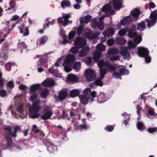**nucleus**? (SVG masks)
<instances>
[{
    "label": "nucleus",
    "mask_w": 157,
    "mask_h": 157,
    "mask_svg": "<svg viewBox=\"0 0 157 157\" xmlns=\"http://www.w3.org/2000/svg\"><path fill=\"white\" fill-rule=\"evenodd\" d=\"M105 50V47L102 44H98L96 46L95 51L93 55V59L95 62H98V65L99 68L100 78L98 79L95 82L91 83L89 86L93 88H95L98 86H102L103 83L101 81L108 71L113 72L116 70V67L110 64L109 61H104L101 59L98 61L101 56V52Z\"/></svg>",
    "instance_id": "f257e3e1"
},
{
    "label": "nucleus",
    "mask_w": 157,
    "mask_h": 157,
    "mask_svg": "<svg viewBox=\"0 0 157 157\" xmlns=\"http://www.w3.org/2000/svg\"><path fill=\"white\" fill-rule=\"evenodd\" d=\"M126 33H128V35L129 37L134 38V42L129 40L128 42V47L121 46L120 48V54L123 57L124 59L129 60L131 58V57L128 49L135 48L137 44L141 42L142 38L140 35H137L135 32H130L128 29H126L121 30L118 32V34L120 36H124Z\"/></svg>",
    "instance_id": "f03ea898"
},
{
    "label": "nucleus",
    "mask_w": 157,
    "mask_h": 157,
    "mask_svg": "<svg viewBox=\"0 0 157 157\" xmlns=\"http://www.w3.org/2000/svg\"><path fill=\"white\" fill-rule=\"evenodd\" d=\"M83 95L79 96L81 102L85 105L88 103L89 101L91 103L95 100L94 98L96 97L97 92L95 90H91L90 88L85 89L83 91Z\"/></svg>",
    "instance_id": "7ed1b4c3"
},
{
    "label": "nucleus",
    "mask_w": 157,
    "mask_h": 157,
    "mask_svg": "<svg viewBox=\"0 0 157 157\" xmlns=\"http://www.w3.org/2000/svg\"><path fill=\"white\" fill-rule=\"evenodd\" d=\"M74 44L75 46L81 49L79 55L80 57L86 56L90 50V48L86 46V40L83 38L77 37L74 41Z\"/></svg>",
    "instance_id": "20e7f679"
},
{
    "label": "nucleus",
    "mask_w": 157,
    "mask_h": 157,
    "mask_svg": "<svg viewBox=\"0 0 157 157\" xmlns=\"http://www.w3.org/2000/svg\"><path fill=\"white\" fill-rule=\"evenodd\" d=\"M140 11L138 9H135L131 11L129 16H126L121 21L122 25H125L131 23L133 21L137 20L140 14Z\"/></svg>",
    "instance_id": "39448f33"
},
{
    "label": "nucleus",
    "mask_w": 157,
    "mask_h": 157,
    "mask_svg": "<svg viewBox=\"0 0 157 157\" xmlns=\"http://www.w3.org/2000/svg\"><path fill=\"white\" fill-rule=\"evenodd\" d=\"M76 57L73 54H69L65 57L62 65L66 72H69L72 70V65Z\"/></svg>",
    "instance_id": "423d86ee"
},
{
    "label": "nucleus",
    "mask_w": 157,
    "mask_h": 157,
    "mask_svg": "<svg viewBox=\"0 0 157 157\" xmlns=\"http://www.w3.org/2000/svg\"><path fill=\"white\" fill-rule=\"evenodd\" d=\"M40 101L37 100L33 102L32 106H29V116L31 118H36L40 116V114L39 112L40 108Z\"/></svg>",
    "instance_id": "0eeeda50"
},
{
    "label": "nucleus",
    "mask_w": 157,
    "mask_h": 157,
    "mask_svg": "<svg viewBox=\"0 0 157 157\" xmlns=\"http://www.w3.org/2000/svg\"><path fill=\"white\" fill-rule=\"evenodd\" d=\"M19 17L17 15L13 16L11 18L10 21H8L7 22V26L8 28H6L3 29L0 32V37H4L5 38L7 36L8 34L10 33L12 29H10V28H13L15 26L16 24L13 23L12 21L17 20L18 19Z\"/></svg>",
    "instance_id": "6e6552de"
},
{
    "label": "nucleus",
    "mask_w": 157,
    "mask_h": 157,
    "mask_svg": "<svg viewBox=\"0 0 157 157\" xmlns=\"http://www.w3.org/2000/svg\"><path fill=\"white\" fill-rule=\"evenodd\" d=\"M42 84H34L30 86L29 92L30 95L29 98L30 101H33L37 98L38 94L36 91L42 89Z\"/></svg>",
    "instance_id": "1a4fd4ad"
},
{
    "label": "nucleus",
    "mask_w": 157,
    "mask_h": 157,
    "mask_svg": "<svg viewBox=\"0 0 157 157\" xmlns=\"http://www.w3.org/2000/svg\"><path fill=\"white\" fill-rule=\"evenodd\" d=\"M105 17V15H103L97 20L95 18H94L91 22V26L94 29L99 30L101 31L104 29L103 19Z\"/></svg>",
    "instance_id": "9d476101"
},
{
    "label": "nucleus",
    "mask_w": 157,
    "mask_h": 157,
    "mask_svg": "<svg viewBox=\"0 0 157 157\" xmlns=\"http://www.w3.org/2000/svg\"><path fill=\"white\" fill-rule=\"evenodd\" d=\"M149 51L148 49L144 47L138 48L137 54L140 57H144L146 63L151 62V58L149 56Z\"/></svg>",
    "instance_id": "9b49d317"
},
{
    "label": "nucleus",
    "mask_w": 157,
    "mask_h": 157,
    "mask_svg": "<svg viewBox=\"0 0 157 157\" xmlns=\"http://www.w3.org/2000/svg\"><path fill=\"white\" fill-rule=\"evenodd\" d=\"M145 21L149 29L154 26L157 22V10L152 11L149 18L145 19Z\"/></svg>",
    "instance_id": "f8f14e48"
},
{
    "label": "nucleus",
    "mask_w": 157,
    "mask_h": 157,
    "mask_svg": "<svg viewBox=\"0 0 157 157\" xmlns=\"http://www.w3.org/2000/svg\"><path fill=\"white\" fill-rule=\"evenodd\" d=\"M118 52V49L116 48H112L109 49L108 53L106 55V57L111 61H116L119 60L120 57L119 56H115L114 55Z\"/></svg>",
    "instance_id": "ddd939ff"
},
{
    "label": "nucleus",
    "mask_w": 157,
    "mask_h": 157,
    "mask_svg": "<svg viewBox=\"0 0 157 157\" xmlns=\"http://www.w3.org/2000/svg\"><path fill=\"white\" fill-rule=\"evenodd\" d=\"M70 14L69 13L66 14L63 13L62 17H59L58 19L59 23H62L63 25L66 26L69 24H71L72 23L71 21L68 20V19L70 17Z\"/></svg>",
    "instance_id": "4468645a"
},
{
    "label": "nucleus",
    "mask_w": 157,
    "mask_h": 157,
    "mask_svg": "<svg viewBox=\"0 0 157 157\" xmlns=\"http://www.w3.org/2000/svg\"><path fill=\"white\" fill-rule=\"evenodd\" d=\"M44 113L41 116V118L45 120L50 118L53 113L50 107H45L44 109Z\"/></svg>",
    "instance_id": "2eb2a0df"
},
{
    "label": "nucleus",
    "mask_w": 157,
    "mask_h": 157,
    "mask_svg": "<svg viewBox=\"0 0 157 157\" xmlns=\"http://www.w3.org/2000/svg\"><path fill=\"white\" fill-rule=\"evenodd\" d=\"M85 76L88 81H91L95 78V74L93 70L89 69L86 71L85 72Z\"/></svg>",
    "instance_id": "dca6fc26"
},
{
    "label": "nucleus",
    "mask_w": 157,
    "mask_h": 157,
    "mask_svg": "<svg viewBox=\"0 0 157 157\" xmlns=\"http://www.w3.org/2000/svg\"><path fill=\"white\" fill-rule=\"evenodd\" d=\"M69 90L67 89H63L59 92V95L56 98L58 101H61L65 99L68 95Z\"/></svg>",
    "instance_id": "f3484780"
},
{
    "label": "nucleus",
    "mask_w": 157,
    "mask_h": 157,
    "mask_svg": "<svg viewBox=\"0 0 157 157\" xmlns=\"http://www.w3.org/2000/svg\"><path fill=\"white\" fill-rule=\"evenodd\" d=\"M47 150L50 153H55L57 151V147L50 140L47 141L46 143Z\"/></svg>",
    "instance_id": "a211bd4d"
},
{
    "label": "nucleus",
    "mask_w": 157,
    "mask_h": 157,
    "mask_svg": "<svg viewBox=\"0 0 157 157\" xmlns=\"http://www.w3.org/2000/svg\"><path fill=\"white\" fill-rule=\"evenodd\" d=\"M5 131L8 133L11 136L16 137L17 136V133L18 131H21L20 127L19 126L15 127L14 128L13 133L11 132V130L10 127H7L4 129Z\"/></svg>",
    "instance_id": "6ab92c4d"
},
{
    "label": "nucleus",
    "mask_w": 157,
    "mask_h": 157,
    "mask_svg": "<svg viewBox=\"0 0 157 157\" xmlns=\"http://www.w3.org/2000/svg\"><path fill=\"white\" fill-rule=\"evenodd\" d=\"M97 97V101L99 103H102L106 101L108 98L106 95L103 92H101L100 94L96 96Z\"/></svg>",
    "instance_id": "aec40b11"
},
{
    "label": "nucleus",
    "mask_w": 157,
    "mask_h": 157,
    "mask_svg": "<svg viewBox=\"0 0 157 157\" xmlns=\"http://www.w3.org/2000/svg\"><path fill=\"white\" fill-rule=\"evenodd\" d=\"M17 111L19 113L21 118H24L26 117V112L25 111V109L22 104H20L18 106L17 108Z\"/></svg>",
    "instance_id": "412c9836"
},
{
    "label": "nucleus",
    "mask_w": 157,
    "mask_h": 157,
    "mask_svg": "<svg viewBox=\"0 0 157 157\" xmlns=\"http://www.w3.org/2000/svg\"><path fill=\"white\" fill-rule=\"evenodd\" d=\"M18 28L19 29L20 33H21L23 34V36H26L29 35V29L27 27H25L24 24H22L21 25H19Z\"/></svg>",
    "instance_id": "4be33fe9"
},
{
    "label": "nucleus",
    "mask_w": 157,
    "mask_h": 157,
    "mask_svg": "<svg viewBox=\"0 0 157 157\" xmlns=\"http://www.w3.org/2000/svg\"><path fill=\"white\" fill-rule=\"evenodd\" d=\"M55 84L54 80L51 78H48L44 81L42 83V85L45 87H50L53 86Z\"/></svg>",
    "instance_id": "5701e85b"
},
{
    "label": "nucleus",
    "mask_w": 157,
    "mask_h": 157,
    "mask_svg": "<svg viewBox=\"0 0 157 157\" xmlns=\"http://www.w3.org/2000/svg\"><path fill=\"white\" fill-rule=\"evenodd\" d=\"M123 2V0H113V5L114 8L115 9L119 10L122 7Z\"/></svg>",
    "instance_id": "b1692460"
},
{
    "label": "nucleus",
    "mask_w": 157,
    "mask_h": 157,
    "mask_svg": "<svg viewBox=\"0 0 157 157\" xmlns=\"http://www.w3.org/2000/svg\"><path fill=\"white\" fill-rule=\"evenodd\" d=\"M100 33L97 32L93 33L89 31V32L86 33V35L88 38L91 40L96 37Z\"/></svg>",
    "instance_id": "393cba45"
},
{
    "label": "nucleus",
    "mask_w": 157,
    "mask_h": 157,
    "mask_svg": "<svg viewBox=\"0 0 157 157\" xmlns=\"http://www.w3.org/2000/svg\"><path fill=\"white\" fill-rule=\"evenodd\" d=\"M115 31L113 29L109 28L105 30L103 32V34L104 36L108 37L113 35Z\"/></svg>",
    "instance_id": "a878e982"
},
{
    "label": "nucleus",
    "mask_w": 157,
    "mask_h": 157,
    "mask_svg": "<svg viewBox=\"0 0 157 157\" xmlns=\"http://www.w3.org/2000/svg\"><path fill=\"white\" fill-rule=\"evenodd\" d=\"M18 48L20 50L21 53L23 52V51L27 52V46L23 42H19L17 44Z\"/></svg>",
    "instance_id": "bb28decb"
},
{
    "label": "nucleus",
    "mask_w": 157,
    "mask_h": 157,
    "mask_svg": "<svg viewBox=\"0 0 157 157\" xmlns=\"http://www.w3.org/2000/svg\"><path fill=\"white\" fill-rule=\"evenodd\" d=\"M78 77L75 75L72 74L68 75L67 77V82H77Z\"/></svg>",
    "instance_id": "cd10ccee"
},
{
    "label": "nucleus",
    "mask_w": 157,
    "mask_h": 157,
    "mask_svg": "<svg viewBox=\"0 0 157 157\" xmlns=\"http://www.w3.org/2000/svg\"><path fill=\"white\" fill-rule=\"evenodd\" d=\"M91 18V16L90 15H87L81 18L80 20V24L84 25V23H87L90 21Z\"/></svg>",
    "instance_id": "c85d7f7f"
},
{
    "label": "nucleus",
    "mask_w": 157,
    "mask_h": 157,
    "mask_svg": "<svg viewBox=\"0 0 157 157\" xmlns=\"http://www.w3.org/2000/svg\"><path fill=\"white\" fill-rule=\"evenodd\" d=\"M112 7L109 5L106 4L101 9V10L106 13H109L110 14H113L111 10Z\"/></svg>",
    "instance_id": "c756f323"
},
{
    "label": "nucleus",
    "mask_w": 157,
    "mask_h": 157,
    "mask_svg": "<svg viewBox=\"0 0 157 157\" xmlns=\"http://www.w3.org/2000/svg\"><path fill=\"white\" fill-rule=\"evenodd\" d=\"M121 116L124 118H126V119L125 120L123 121L124 124L125 126H126L129 124V121L130 120V115L128 114L127 113L124 112L121 114Z\"/></svg>",
    "instance_id": "7c9ffc66"
},
{
    "label": "nucleus",
    "mask_w": 157,
    "mask_h": 157,
    "mask_svg": "<svg viewBox=\"0 0 157 157\" xmlns=\"http://www.w3.org/2000/svg\"><path fill=\"white\" fill-rule=\"evenodd\" d=\"M145 22L146 23V22L145 20L139 23L137 25V30L140 31L144 30L145 29L146 27Z\"/></svg>",
    "instance_id": "2f4dec72"
},
{
    "label": "nucleus",
    "mask_w": 157,
    "mask_h": 157,
    "mask_svg": "<svg viewBox=\"0 0 157 157\" xmlns=\"http://www.w3.org/2000/svg\"><path fill=\"white\" fill-rule=\"evenodd\" d=\"M48 59L45 58L40 59L37 62L38 65H42L44 67H47L48 65Z\"/></svg>",
    "instance_id": "473e14b6"
},
{
    "label": "nucleus",
    "mask_w": 157,
    "mask_h": 157,
    "mask_svg": "<svg viewBox=\"0 0 157 157\" xmlns=\"http://www.w3.org/2000/svg\"><path fill=\"white\" fill-rule=\"evenodd\" d=\"M89 128V126L86 123L81 124L76 127V128L77 130L81 131L86 130Z\"/></svg>",
    "instance_id": "72a5a7b5"
},
{
    "label": "nucleus",
    "mask_w": 157,
    "mask_h": 157,
    "mask_svg": "<svg viewBox=\"0 0 157 157\" xmlns=\"http://www.w3.org/2000/svg\"><path fill=\"white\" fill-rule=\"evenodd\" d=\"M155 114L154 110L152 109H149L148 110L147 113L146 114V116L150 119H151L154 118L155 117Z\"/></svg>",
    "instance_id": "f704fd0d"
},
{
    "label": "nucleus",
    "mask_w": 157,
    "mask_h": 157,
    "mask_svg": "<svg viewBox=\"0 0 157 157\" xmlns=\"http://www.w3.org/2000/svg\"><path fill=\"white\" fill-rule=\"evenodd\" d=\"M71 5V3L68 0H63L61 2V7L63 9L68 7Z\"/></svg>",
    "instance_id": "c9c22d12"
},
{
    "label": "nucleus",
    "mask_w": 157,
    "mask_h": 157,
    "mask_svg": "<svg viewBox=\"0 0 157 157\" xmlns=\"http://www.w3.org/2000/svg\"><path fill=\"white\" fill-rule=\"evenodd\" d=\"M48 37L46 36H44L40 37L37 42V44H44L46 42L48 39Z\"/></svg>",
    "instance_id": "e433bc0d"
},
{
    "label": "nucleus",
    "mask_w": 157,
    "mask_h": 157,
    "mask_svg": "<svg viewBox=\"0 0 157 157\" xmlns=\"http://www.w3.org/2000/svg\"><path fill=\"white\" fill-rule=\"evenodd\" d=\"M80 93L79 90H74L70 92V95L72 97H75L78 95Z\"/></svg>",
    "instance_id": "4c0bfd02"
},
{
    "label": "nucleus",
    "mask_w": 157,
    "mask_h": 157,
    "mask_svg": "<svg viewBox=\"0 0 157 157\" xmlns=\"http://www.w3.org/2000/svg\"><path fill=\"white\" fill-rule=\"evenodd\" d=\"M81 63L79 62H76L75 63L73 66V69L76 72L79 71L81 68Z\"/></svg>",
    "instance_id": "58836bf2"
},
{
    "label": "nucleus",
    "mask_w": 157,
    "mask_h": 157,
    "mask_svg": "<svg viewBox=\"0 0 157 157\" xmlns=\"http://www.w3.org/2000/svg\"><path fill=\"white\" fill-rule=\"evenodd\" d=\"M48 71L50 73L52 74L53 75L56 76L58 72V70L57 69H55L54 66L51 67L48 70Z\"/></svg>",
    "instance_id": "ea45409f"
},
{
    "label": "nucleus",
    "mask_w": 157,
    "mask_h": 157,
    "mask_svg": "<svg viewBox=\"0 0 157 157\" xmlns=\"http://www.w3.org/2000/svg\"><path fill=\"white\" fill-rule=\"evenodd\" d=\"M48 94V90L47 89L44 88L41 90L40 96L43 98H45Z\"/></svg>",
    "instance_id": "a19ab883"
},
{
    "label": "nucleus",
    "mask_w": 157,
    "mask_h": 157,
    "mask_svg": "<svg viewBox=\"0 0 157 157\" xmlns=\"http://www.w3.org/2000/svg\"><path fill=\"white\" fill-rule=\"evenodd\" d=\"M137 127L138 130L141 131H143L145 129V127L143 123L138 122L137 124Z\"/></svg>",
    "instance_id": "79ce46f5"
},
{
    "label": "nucleus",
    "mask_w": 157,
    "mask_h": 157,
    "mask_svg": "<svg viewBox=\"0 0 157 157\" xmlns=\"http://www.w3.org/2000/svg\"><path fill=\"white\" fill-rule=\"evenodd\" d=\"M116 42L117 44L121 45L125 43L126 40L123 37H118L116 39Z\"/></svg>",
    "instance_id": "37998d69"
},
{
    "label": "nucleus",
    "mask_w": 157,
    "mask_h": 157,
    "mask_svg": "<svg viewBox=\"0 0 157 157\" xmlns=\"http://www.w3.org/2000/svg\"><path fill=\"white\" fill-rule=\"evenodd\" d=\"M15 65V63L13 62L11 63L9 62L6 64L5 68L7 71H9L11 70V67Z\"/></svg>",
    "instance_id": "c03bdc74"
},
{
    "label": "nucleus",
    "mask_w": 157,
    "mask_h": 157,
    "mask_svg": "<svg viewBox=\"0 0 157 157\" xmlns=\"http://www.w3.org/2000/svg\"><path fill=\"white\" fill-rule=\"evenodd\" d=\"M122 75V74L120 72L115 71L113 74V77L115 79L119 78L121 79V76Z\"/></svg>",
    "instance_id": "a18cd8bd"
},
{
    "label": "nucleus",
    "mask_w": 157,
    "mask_h": 157,
    "mask_svg": "<svg viewBox=\"0 0 157 157\" xmlns=\"http://www.w3.org/2000/svg\"><path fill=\"white\" fill-rule=\"evenodd\" d=\"M80 49H81L79 48H78L75 46V47H72L70 51L73 53L76 54L78 52L79 53Z\"/></svg>",
    "instance_id": "49530a36"
},
{
    "label": "nucleus",
    "mask_w": 157,
    "mask_h": 157,
    "mask_svg": "<svg viewBox=\"0 0 157 157\" xmlns=\"http://www.w3.org/2000/svg\"><path fill=\"white\" fill-rule=\"evenodd\" d=\"M119 71L122 74V75H128L129 73L128 70L124 68L121 69Z\"/></svg>",
    "instance_id": "de8ad7c7"
},
{
    "label": "nucleus",
    "mask_w": 157,
    "mask_h": 157,
    "mask_svg": "<svg viewBox=\"0 0 157 157\" xmlns=\"http://www.w3.org/2000/svg\"><path fill=\"white\" fill-rule=\"evenodd\" d=\"M78 112L76 109H72L70 110V115L71 117H73L75 116H78L77 115Z\"/></svg>",
    "instance_id": "09e8293b"
},
{
    "label": "nucleus",
    "mask_w": 157,
    "mask_h": 157,
    "mask_svg": "<svg viewBox=\"0 0 157 157\" xmlns=\"http://www.w3.org/2000/svg\"><path fill=\"white\" fill-rule=\"evenodd\" d=\"M84 25L83 24H80L79 26L77 29V32L78 35H80L83 29V28L84 27Z\"/></svg>",
    "instance_id": "8fccbe9b"
},
{
    "label": "nucleus",
    "mask_w": 157,
    "mask_h": 157,
    "mask_svg": "<svg viewBox=\"0 0 157 157\" xmlns=\"http://www.w3.org/2000/svg\"><path fill=\"white\" fill-rule=\"evenodd\" d=\"M6 138L8 143L7 147L8 148H9L10 147H11L12 144V139L10 137L7 136H6Z\"/></svg>",
    "instance_id": "3c124183"
},
{
    "label": "nucleus",
    "mask_w": 157,
    "mask_h": 157,
    "mask_svg": "<svg viewBox=\"0 0 157 157\" xmlns=\"http://www.w3.org/2000/svg\"><path fill=\"white\" fill-rule=\"evenodd\" d=\"M2 73L0 71V87H1L3 86L4 83V81L5 80L2 78Z\"/></svg>",
    "instance_id": "603ef678"
},
{
    "label": "nucleus",
    "mask_w": 157,
    "mask_h": 157,
    "mask_svg": "<svg viewBox=\"0 0 157 157\" xmlns=\"http://www.w3.org/2000/svg\"><path fill=\"white\" fill-rule=\"evenodd\" d=\"M114 126L108 125L105 128V130L109 132H112L114 129Z\"/></svg>",
    "instance_id": "864d4df0"
},
{
    "label": "nucleus",
    "mask_w": 157,
    "mask_h": 157,
    "mask_svg": "<svg viewBox=\"0 0 157 157\" xmlns=\"http://www.w3.org/2000/svg\"><path fill=\"white\" fill-rule=\"evenodd\" d=\"M92 58L90 57H86L84 59V61L88 66H90L91 63Z\"/></svg>",
    "instance_id": "5fc2aeb1"
},
{
    "label": "nucleus",
    "mask_w": 157,
    "mask_h": 157,
    "mask_svg": "<svg viewBox=\"0 0 157 157\" xmlns=\"http://www.w3.org/2000/svg\"><path fill=\"white\" fill-rule=\"evenodd\" d=\"M75 35V33L74 31H72L70 32L68 35V39L70 41H71Z\"/></svg>",
    "instance_id": "6e6d98bb"
},
{
    "label": "nucleus",
    "mask_w": 157,
    "mask_h": 157,
    "mask_svg": "<svg viewBox=\"0 0 157 157\" xmlns=\"http://www.w3.org/2000/svg\"><path fill=\"white\" fill-rule=\"evenodd\" d=\"M9 5L10 8L16 9L17 6H16L15 2L13 1H11L9 3Z\"/></svg>",
    "instance_id": "4d7b16f0"
},
{
    "label": "nucleus",
    "mask_w": 157,
    "mask_h": 157,
    "mask_svg": "<svg viewBox=\"0 0 157 157\" xmlns=\"http://www.w3.org/2000/svg\"><path fill=\"white\" fill-rule=\"evenodd\" d=\"M7 87L10 88H12L14 86V83L13 81H10L8 82L6 84Z\"/></svg>",
    "instance_id": "13d9d810"
},
{
    "label": "nucleus",
    "mask_w": 157,
    "mask_h": 157,
    "mask_svg": "<svg viewBox=\"0 0 157 157\" xmlns=\"http://www.w3.org/2000/svg\"><path fill=\"white\" fill-rule=\"evenodd\" d=\"M157 131V128H149L147 129V131L151 133L156 132Z\"/></svg>",
    "instance_id": "bf43d9fd"
},
{
    "label": "nucleus",
    "mask_w": 157,
    "mask_h": 157,
    "mask_svg": "<svg viewBox=\"0 0 157 157\" xmlns=\"http://www.w3.org/2000/svg\"><path fill=\"white\" fill-rule=\"evenodd\" d=\"M16 9H13L12 8L9 7L6 10L7 12L8 13H13L15 11Z\"/></svg>",
    "instance_id": "052dcab7"
},
{
    "label": "nucleus",
    "mask_w": 157,
    "mask_h": 157,
    "mask_svg": "<svg viewBox=\"0 0 157 157\" xmlns=\"http://www.w3.org/2000/svg\"><path fill=\"white\" fill-rule=\"evenodd\" d=\"M6 93L5 90H0V96L2 97H4L6 95Z\"/></svg>",
    "instance_id": "680f3d73"
},
{
    "label": "nucleus",
    "mask_w": 157,
    "mask_h": 157,
    "mask_svg": "<svg viewBox=\"0 0 157 157\" xmlns=\"http://www.w3.org/2000/svg\"><path fill=\"white\" fill-rule=\"evenodd\" d=\"M62 60V57H61L58 59L57 61H56L55 63V66H56V67H59Z\"/></svg>",
    "instance_id": "e2e57ef3"
},
{
    "label": "nucleus",
    "mask_w": 157,
    "mask_h": 157,
    "mask_svg": "<svg viewBox=\"0 0 157 157\" xmlns=\"http://www.w3.org/2000/svg\"><path fill=\"white\" fill-rule=\"evenodd\" d=\"M50 19V18L49 17L47 18L46 19V20L45 21H46L50 25H54L55 22V19H53L52 21H49V20Z\"/></svg>",
    "instance_id": "0e129e2a"
},
{
    "label": "nucleus",
    "mask_w": 157,
    "mask_h": 157,
    "mask_svg": "<svg viewBox=\"0 0 157 157\" xmlns=\"http://www.w3.org/2000/svg\"><path fill=\"white\" fill-rule=\"evenodd\" d=\"M115 42L114 40L113 39H109L107 40V43L109 46L112 45Z\"/></svg>",
    "instance_id": "69168bd1"
},
{
    "label": "nucleus",
    "mask_w": 157,
    "mask_h": 157,
    "mask_svg": "<svg viewBox=\"0 0 157 157\" xmlns=\"http://www.w3.org/2000/svg\"><path fill=\"white\" fill-rule=\"evenodd\" d=\"M27 88V87L24 84H21L19 86V89L22 90H25Z\"/></svg>",
    "instance_id": "338daca9"
},
{
    "label": "nucleus",
    "mask_w": 157,
    "mask_h": 157,
    "mask_svg": "<svg viewBox=\"0 0 157 157\" xmlns=\"http://www.w3.org/2000/svg\"><path fill=\"white\" fill-rule=\"evenodd\" d=\"M63 38V40L61 44L65 45L67 43H69V44L71 43V41L69 40V39L67 40L65 39V37Z\"/></svg>",
    "instance_id": "774afa93"
}]
</instances>
